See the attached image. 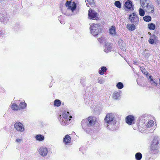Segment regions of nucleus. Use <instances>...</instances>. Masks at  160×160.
Listing matches in <instances>:
<instances>
[{
	"instance_id": "7",
	"label": "nucleus",
	"mask_w": 160,
	"mask_h": 160,
	"mask_svg": "<svg viewBox=\"0 0 160 160\" xmlns=\"http://www.w3.org/2000/svg\"><path fill=\"white\" fill-rule=\"evenodd\" d=\"M9 20L8 15L5 12L1 13L0 15V21L5 24Z\"/></svg>"
},
{
	"instance_id": "16",
	"label": "nucleus",
	"mask_w": 160,
	"mask_h": 160,
	"mask_svg": "<svg viewBox=\"0 0 160 160\" xmlns=\"http://www.w3.org/2000/svg\"><path fill=\"white\" fill-rule=\"evenodd\" d=\"M124 6L127 8L129 10H133V9L132 2L130 1H127L125 2Z\"/></svg>"
},
{
	"instance_id": "5",
	"label": "nucleus",
	"mask_w": 160,
	"mask_h": 160,
	"mask_svg": "<svg viewBox=\"0 0 160 160\" xmlns=\"http://www.w3.org/2000/svg\"><path fill=\"white\" fill-rule=\"evenodd\" d=\"M117 115L114 113H109L107 114L104 119L105 122H116Z\"/></svg>"
},
{
	"instance_id": "25",
	"label": "nucleus",
	"mask_w": 160,
	"mask_h": 160,
	"mask_svg": "<svg viewBox=\"0 0 160 160\" xmlns=\"http://www.w3.org/2000/svg\"><path fill=\"white\" fill-rule=\"evenodd\" d=\"M141 5L143 8H144L147 6V4H148L146 2L147 0H140Z\"/></svg>"
},
{
	"instance_id": "35",
	"label": "nucleus",
	"mask_w": 160,
	"mask_h": 160,
	"mask_svg": "<svg viewBox=\"0 0 160 160\" xmlns=\"http://www.w3.org/2000/svg\"><path fill=\"white\" fill-rule=\"evenodd\" d=\"M98 82L100 84H103L104 82V79L102 78H98Z\"/></svg>"
},
{
	"instance_id": "12",
	"label": "nucleus",
	"mask_w": 160,
	"mask_h": 160,
	"mask_svg": "<svg viewBox=\"0 0 160 160\" xmlns=\"http://www.w3.org/2000/svg\"><path fill=\"white\" fill-rule=\"evenodd\" d=\"M38 152L41 155L44 157L47 155L48 150L47 148L42 147L39 149Z\"/></svg>"
},
{
	"instance_id": "10",
	"label": "nucleus",
	"mask_w": 160,
	"mask_h": 160,
	"mask_svg": "<svg viewBox=\"0 0 160 160\" xmlns=\"http://www.w3.org/2000/svg\"><path fill=\"white\" fill-rule=\"evenodd\" d=\"M98 13L94 10H92L91 9H89L88 10V18L90 19H93L97 17Z\"/></svg>"
},
{
	"instance_id": "11",
	"label": "nucleus",
	"mask_w": 160,
	"mask_h": 160,
	"mask_svg": "<svg viewBox=\"0 0 160 160\" xmlns=\"http://www.w3.org/2000/svg\"><path fill=\"white\" fill-rule=\"evenodd\" d=\"M129 19L131 23L136 26L138 25L139 22L138 17H132V15H130Z\"/></svg>"
},
{
	"instance_id": "24",
	"label": "nucleus",
	"mask_w": 160,
	"mask_h": 160,
	"mask_svg": "<svg viewBox=\"0 0 160 160\" xmlns=\"http://www.w3.org/2000/svg\"><path fill=\"white\" fill-rule=\"evenodd\" d=\"M112 96L114 99H118L120 97V93L118 92L115 91L113 93Z\"/></svg>"
},
{
	"instance_id": "31",
	"label": "nucleus",
	"mask_w": 160,
	"mask_h": 160,
	"mask_svg": "<svg viewBox=\"0 0 160 160\" xmlns=\"http://www.w3.org/2000/svg\"><path fill=\"white\" fill-rule=\"evenodd\" d=\"M144 21L147 22H149L151 21V17L149 16H145L143 18Z\"/></svg>"
},
{
	"instance_id": "29",
	"label": "nucleus",
	"mask_w": 160,
	"mask_h": 160,
	"mask_svg": "<svg viewBox=\"0 0 160 160\" xmlns=\"http://www.w3.org/2000/svg\"><path fill=\"white\" fill-rule=\"evenodd\" d=\"M11 108L13 110L17 111L19 109V107L16 104L13 103L11 106Z\"/></svg>"
},
{
	"instance_id": "42",
	"label": "nucleus",
	"mask_w": 160,
	"mask_h": 160,
	"mask_svg": "<svg viewBox=\"0 0 160 160\" xmlns=\"http://www.w3.org/2000/svg\"><path fill=\"white\" fill-rule=\"evenodd\" d=\"M5 34V33L4 32L0 31V37H3Z\"/></svg>"
},
{
	"instance_id": "33",
	"label": "nucleus",
	"mask_w": 160,
	"mask_h": 160,
	"mask_svg": "<svg viewBox=\"0 0 160 160\" xmlns=\"http://www.w3.org/2000/svg\"><path fill=\"white\" fill-rule=\"evenodd\" d=\"M123 86V83L120 82H118L116 85V87L119 89H121L122 88Z\"/></svg>"
},
{
	"instance_id": "22",
	"label": "nucleus",
	"mask_w": 160,
	"mask_h": 160,
	"mask_svg": "<svg viewBox=\"0 0 160 160\" xmlns=\"http://www.w3.org/2000/svg\"><path fill=\"white\" fill-rule=\"evenodd\" d=\"M135 25L134 24H128L127 25V27L130 31H133L136 28Z\"/></svg>"
},
{
	"instance_id": "26",
	"label": "nucleus",
	"mask_w": 160,
	"mask_h": 160,
	"mask_svg": "<svg viewBox=\"0 0 160 160\" xmlns=\"http://www.w3.org/2000/svg\"><path fill=\"white\" fill-rule=\"evenodd\" d=\"M101 70L99 71V73L101 75H103L104 74V72H106L107 68L106 67L103 66L101 68Z\"/></svg>"
},
{
	"instance_id": "48",
	"label": "nucleus",
	"mask_w": 160,
	"mask_h": 160,
	"mask_svg": "<svg viewBox=\"0 0 160 160\" xmlns=\"http://www.w3.org/2000/svg\"><path fill=\"white\" fill-rule=\"evenodd\" d=\"M84 82V79H81V83L82 84H83Z\"/></svg>"
},
{
	"instance_id": "3",
	"label": "nucleus",
	"mask_w": 160,
	"mask_h": 160,
	"mask_svg": "<svg viewBox=\"0 0 160 160\" xmlns=\"http://www.w3.org/2000/svg\"><path fill=\"white\" fill-rule=\"evenodd\" d=\"M159 138L157 137H154L152 141L150 147L149 152L151 153L155 154L158 152Z\"/></svg>"
},
{
	"instance_id": "4",
	"label": "nucleus",
	"mask_w": 160,
	"mask_h": 160,
	"mask_svg": "<svg viewBox=\"0 0 160 160\" xmlns=\"http://www.w3.org/2000/svg\"><path fill=\"white\" fill-rule=\"evenodd\" d=\"M90 31L91 33L94 37H97L98 35L102 31L100 24H97L93 23H91Z\"/></svg>"
},
{
	"instance_id": "30",
	"label": "nucleus",
	"mask_w": 160,
	"mask_h": 160,
	"mask_svg": "<svg viewBox=\"0 0 160 160\" xmlns=\"http://www.w3.org/2000/svg\"><path fill=\"white\" fill-rule=\"evenodd\" d=\"M148 28L150 30H154L155 28V25L153 23H149L148 25Z\"/></svg>"
},
{
	"instance_id": "46",
	"label": "nucleus",
	"mask_w": 160,
	"mask_h": 160,
	"mask_svg": "<svg viewBox=\"0 0 160 160\" xmlns=\"http://www.w3.org/2000/svg\"><path fill=\"white\" fill-rule=\"evenodd\" d=\"M148 79L149 80V81L153 79L152 76L151 75L149 76L148 78Z\"/></svg>"
},
{
	"instance_id": "21",
	"label": "nucleus",
	"mask_w": 160,
	"mask_h": 160,
	"mask_svg": "<svg viewBox=\"0 0 160 160\" xmlns=\"http://www.w3.org/2000/svg\"><path fill=\"white\" fill-rule=\"evenodd\" d=\"M154 122L152 120L149 121L148 123H146L143 126V127L146 128H150L153 125Z\"/></svg>"
},
{
	"instance_id": "54",
	"label": "nucleus",
	"mask_w": 160,
	"mask_h": 160,
	"mask_svg": "<svg viewBox=\"0 0 160 160\" xmlns=\"http://www.w3.org/2000/svg\"><path fill=\"white\" fill-rule=\"evenodd\" d=\"M5 114H4V117H5Z\"/></svg>"
},
{
	"instance_id": "23",
	"label": "nucleus",
	"mask_w": 160,
	"mask_h": 160,
	"mask_svg": "<svg viewBox=\"0 0 160 160\" xmlns=\"http://www.w3.org/2000/svg\"><path fill=\"white\" fill-rule=\"evenodd\" d=\"M26 103L24 102H21L20 103L19 107V110L20 109H24L26 108Z\"/></svg>"
},
{
	"instance_id": "52",
	"label": "nucleus",
	"mask_w": 160,
	"mask_h": 160,
	"mask_svg": "<svg viewBox=\"0 0 160 160\" xmlns=\"http://www.w3.org/2000/svg\"><path fill=\"white\" fill-rule=\"evenodd\" d=\"M144 116H145V115H143V116H142V117H144Z\"/></svg>"
},
{
	"instance_id": "27",
	"label": "nucleus",
	"mask_w": 160,
	"mask_h": 160,
	"mask_svg": "<svg viewBox=\"0 0 160 160\" xmlns=\"http://www.w3.org/2000/svg\"><path fill=\"white\" fill-rule=\"evenodd\" d=\"M61 104V102L60 100L58 99H56L54 100V105L57 107H59Z\"/></svg>"
},
{
	"instance_id": "1",
	"label": "nucleus",
	"mask_w": 160,
	"mask_h": 160,
	"mask_svg": "<svg viewBox=\"0 0 160 160\" xmlns=\"http://www.w3.org/2000/svg\"><path fill=\"white\" fill-rule=\"evenodd\" d=\"M96 120V118L92 116L83 119L81 122L82 129L87 133H90L92 132V127L95 124Z\"/></svg>"
},
{
	"instance_id": "50",
	"label": "nucleus",
	"mask_w": 160,
	"mask_h": 160,
	"mask_svg": "<svg viewBox=\"0 0 160 160\" xmlns=\"http://www.w3.org/2000/svg\"><path fill=\"white\" fill-rule=\"evenodd\" d=\"M64 14H65V15H68H68H68V14H66V13H64Z\"/></svg>"
},
{
	"instance_id": "49",
	"label": "nucleus",
	"mask_w": 160,
	"mask_h": 160,
	"mask_svg": "<svg viewBox=\"0 0 160 160\" xmlns=\"http://www.w3.org/2000/svg\"><path fill=\"white\" fill-rule=\"evenodd\" d=\"M145 68H144L143 67H140V69L142 71V70H143V69H144Z\"/></svg>"
},
{
	"instance_id": "41",
	"label": "nucleus",
	"mask_w": 160,
	"mask_h": 160,
	"mask_svg": "<svg viewBox=\"0 0 160 160\" xmlns=\"http://www.w3.org/2000/svg\"><path fill=\"white\" fill-rule=\"evenodd\" d=\"M104 39V38L103 37H102L101 38H100L98 39V41L101 43L103 41Z\"/></svg>"
},
{
	"instance_id": "14",
	"label": "nucleus",
	"mask_w": 160,
	"mask_h": 160,
	"mask_svg": "<svg viewBox=\"0 0 160 160\" xmlns=\"http://www.w3.org/2000/svg\"><path fill=\"white\" fill-rule=\"evenodd\" d=\"M144 8L147 12L149 13H152L154 12V8L152 5L147 4Z\"/></svg>"
},
{
	"instance_id": "47",
	"label": "nucleus",
	"mask_w": 160,
	"mask_h": 160,
	"mask_svg": "<svg viewBox=\"0 0 160 160\" xmlns=\"http://www.w3.org/2000/svg\"><path fill=\"white\" fill-rule=\"evenodd\" d=\"M155 1L157 2L158 5L160 4V0H155Z\"/></svg>"
},
{
	"instance_id": "18",
	"label": "nucleus",
	"mask_w": 160,
	"mask_h": 160,
	"mask_svg": "<svg viewBox=\"0 0 160 160\" xmlns=\"http://www.w3.org/2000/svg\"><path fill=\"white\" fill-rule=\"evenodd\" d=\"M71 141V138L68 135H66L63 138V142L66 144L70 143Z\"/></svg>"
},
{
	"instance_id": "9",
	"label": "nucleus",
	"mask_w": 160,
	"mask_h": 160,
	"mask_svg": "<svg viewBox=\"0 0 160 160\" xmlns=\"http://www.w3.org/2000/svg\"><path fill=\"white\" fill-rule=\"evenodd\" d=\"M116 122H105L104 125L107 128L110 130H114L116 129L115 124Z\"/></svg>"
},
{
	"instance_id": "44",
	"label": "nucleus",
	"mask_w": 160,
	"mask_h": 160,
	"mask_svg": "<svg viewBox=\"0 0 160 160\" xmlns=\"http://www.w3.org/2000/svg\"><path fill=\"white\" fill-rule=\"evenodd\" d=\"M131 15H132V17H138V16L135 12H133L132 14Z\"/></svg>"
},
{
	"instance_id": "19",
	"label": "nucleus",
	"mask_w": 160,
	"mask_h": 160,
	"mask_svg": "<svg viewBox=\"0 0 160 160\" xmlns=\"http://www.w3.org/2000/svg\"><path fill=\"white\" fill-rule=\"evenodd\" d=\"M110 33L113 36L116 35V32L115 31V27L112 26L109 30Z\"/></svg>"
},
{
	"instance_id": "15",
	"label": "nucleus",
	"mask_w": 160,
	"mask_h": 160,
	"mask_svg": "<svg viewBox=\"0 0 160 160\" xmlns=\"http://www.w3.org/2000/svg\"><path fill=\"white\" fill-rule=\"evenodd\" d=\"M126 122L128 124L131 125L134 120V117L132 115H129L126 118Z\"/></svg>"
},
{
	"instance_id": "40",
	"label": "nucleus",
	"mask_w": 160,
	"mask_h": 160,
	"mask_svg": "<svg viewBox=\"0 0 160 160\" xmlns=\"http://www.w3.org/2000/svg\"><path fill=\"white\" fill-rule=\"evenodd\" d=\"M148 42L150 44H154L155 42H156L151 38L148 40Z\"/></svg>"
},
{
	"instance_id": "2",
	"label": "nucleus",
	"mask_w": 160,
	"mask_h": 160,
	"mask_svg": "<svg viewBox=\"0 0 160 160\" xmlns=\"http://www.w3.org/2000/svg\"><path fill=\"white\" fill-rule=\"evenodd\" d=\"M72 117L70 115L68 111H63L62 113L59 115V120L62 125L65 126L68 125L70 123V121Z\"/></svg>"
},
{
	"instance_id": "36",
	"label": "nucleus",
	"mask_w": 160,
	"mask_h": 160,
	"mask_svg": "<svg viewBox=\"0 0 160 160\" xmlns=\"http://www.w3.org/2000/svg\"><path fill=\"white\" fill-rule=\"evenodd\" d=\"M151 38L154 41H155V42H157V37L156 36L154 35H153L151 37Z\"/></svg>"
},
{
	"instance_id": "34",
	"label": "nucleus",
	"mask_w": 160,
	"mask_h": 160,
	"mask_svg": "<svg viewBox=\"0 0 160 160\" xmlns=\"http://www.w3.org/2000/svg\"><path fill=\"white\" fill-rule=\"evenodd\" d=\"M115 5L118 8H120L121 7V3L120 1H116L114 2Z\"/></svg>"
},
{
	"instance_id": "20",
	"label": "nucleus",
	"mask_w": 160,
	"mask_h": 160,
	"mask_svg": "<svg viewBox=\"0 0 160 160\" xmlns=\"http://www.w3.org/2000/svg\"><path fill=\"white\" fill-rule=\"evenodd\" d=\"M35 138L37 140L40 141H42L44 139V136L41 134L37 135L35 136Z\"/></svg>"
},
{
	"instance_id": "32",
	"label": "nucleus",
	"mask_w": 160,
	"mask_h": 160,
	"mask_svg": "<svg viewBox=\"0 0 160 160\" xmlns=\"http://www.w3.org/2000/svg\"><path fill=\"white\" fill-rule=\"evenodd\" d=\"M139 14V15L141 16H143L145 14V12L141 8H140L138 10Z\"/></svg>"
},
{
	"instance_id": "53",
	"label": "nucleus",
	"mask_w": 160,
	"mask_h": 160,
	"mask_svg": "<svg viewBox=\"0 0 160 160\" xmlns=\"http://www.w3.org/2000/svg\"><path fill=\"white\" fill-rule=\"evenodd\" d=\"M148 33H149V34H151V33H150V32H148Z\"/></svg>"
},
{
	"instance_id": "28",
	"label": "nucleus",
	"mask_w": 160,
	"mask_h": 160,
	"mask_svg": "<svg viewBox=\"0 0 160 160\" xmlns=\"http://www.w3.org/2000/svg\"><path fill=\"white\" fill-rule=\"evenodd\" d=\"M135 157L137 160H140L142 158V156L141 153L138 152L136 154Z\"/></svg>"
},
{
	"instance_id": "43",
	"label": "nucleus",
	"mask_w": 160,
	"mask_h": 160,
	"mask_svg": "<svg viewBox=\"0 0 160 160\" xmlns=\"http://www.w3.org/2000/svg\"><path fill=\"white\" fill-rule=\"evenodd\" d=\"M16 141L18 143H21L22 141V139H17Z\"/></svg>"
},
{
	"instance_id": "45",
	"label": "nucleus",
	"mask_w": 160,
	"mask_h": 160,
	"mask_svg": "<svg viewBox=\"0 0 160 160\" xmlns=\"http://www.w3.org/2000/svg\"><path fill=\"white\" fill-rule=\"evenodd\" d=\"M150 54L149 53H145L144 54V56L145 57H146L147 58H148L150 56Z\"/></svg>"
},
{
	"instance_id": "37",
	"label": "nucleus",
	"mask_w": 160,
	"mask_h": 160,
	"mask_svg": "<svg viewBox=\"0 0 160 160\" xmlns=\"http://www.w3.org/2000/svg\"><path fill=\"white\" fill-rule=\"evenodd\" d=\"M149 82L153 86H156L157 85V83L155 82L153 79L150 81Z\"/></svg>"
},
{
	"instance_id": "13",
	"label": "nucleus",
	"mask_w": 160,
	"mask_h": 160,
	"mask_svg": "<svg viewBox=\"0 0 160 160\" xmlns=\"http://www.w3.org/2000/svg\"><path fill=\"white\" fill-rule=\"evenodd\" d=\"M104 51L107 53L111 51L112 46L111 43L110 42H105L104 46Z\"/></svg>"
},
{
	"instance_id": "6",
	"label": "nucleus",
	"mask_w": 160,
	"mask_h": 160,
	"mask_svg": "<svg viewBox=\"0 0 160 160\" xmlns=\"http://www.w3.org/2000/svg\"><path fill=\"white\" fill-rule=\"evenodd\" d=\"M65 5L66 7H68L67 10L70 9L72 12H73L76 8V4L74 2L71 3L70 1H67Z\"/></svg>"
},
{
	"instance_id": "51",
	"label": "nucleus",
	"mask_w": 160,
	"mask_h": 160,
	"mask_svg": "<svg viewBox=\"0 0 160 160\" xmlns=\"http://www.w3.org/2000/svg\"><path fill=\"white\" fill-rule=\"evenodd\" d=\"M159 84L160 85V78L159 79Z\"/></svg>"
},
{
	"instance_id": "38",
	"label": "nucleus",
	"mask_w": 160,
	"mask_h": 160,
	"mask_svg": "<svg viewBox=\"0 0 160 160\" xmlns=\"http://www.w3.org/2000/svg\"><path fill=\"white\" fill-rule=\"evenodd\" d=\"M142 72L144 74L146 75L147 77L149 76L148 73L146 71V70L145 68L143 69V70H142Z\"/></svg>"
},
{
	"instance_id": "17",
	"label": "nucleus",
	"mask_w": 160,
	"mask_h": 160,
	"mask_svg": "<svg viewBox=\"0 0 160 160\" xmlns=\"http://www.w3.org/2000/svg\"><path fill=\"white\" fill-rule=\"evenodd\" d=\"M118 43L119 48L123 51L126 50L125 44L124 41L120 39L118 41Z\"/></svg>"
},
{
	"instance_id": "39",
	"label": "nucleus",
	"mask_w": 160,
	"mask_h": 160,
	"mask_svg": "<svg viewBox=\"0 0 160 160\" xmlns=\"http://www.w3.org/2000/svg\"><path fill=\"white\" fill-rule=\"evenodd\" d=\"M87 2L91 5H93L94 4V0H86Z\"/></svg>"
},
{
	"instance_id": "8",
	"label": "nucleus",
	"mask_w": 160,
	"mask_h": 160,
	"mask_svg": "<svg viewBox=\"0 0 160 160\" xmlns=\"http://www.w3.org/2000/svg\"><path fill=\"white\" fill-rule=\"evenodd\" d=\"M14 128L18 132H23L24 131V126L19 122H16L14 125Z\"/></svg>"
}]
</instances>
